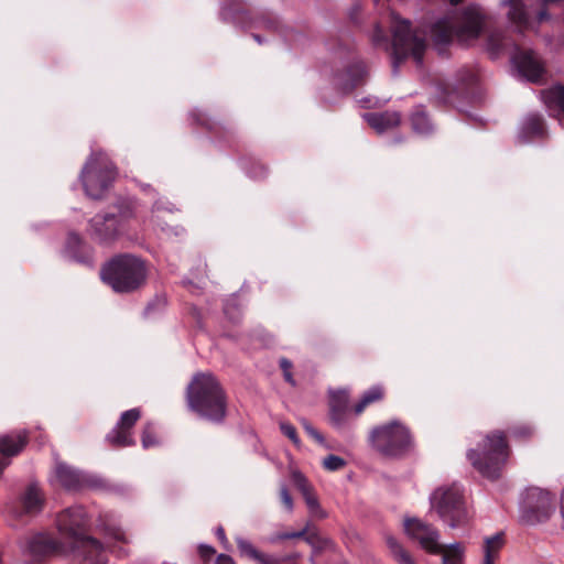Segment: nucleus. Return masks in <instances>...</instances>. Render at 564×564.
<instances>
[{
	"mask_svg": "<svg viewBox=\"0 0 564 564\" xmlns=\"http://www.w3.org/2000/svg\"><path fill=\"white\" fill-rule=\"evenodd\" d=\"M280 498H281V502L283 503L284 508L289 512H292L293 508H294L293 499H292L288 488L284 485L281 486V488H280Z\"/></svg>",
	"mask_w": 564,
	"mask_h": 564,
	"instance_id": "nucleus-45",
	"label": "nucleus"
},
{
	"mask_svg": "<svg viewBox=\"0 0 564 564\" xmlns=\"http://www.w3.org/2000/svg\"><path fill=\"white\" fill-rule=\"evenodd\" d=\"M283 373H284V378H285V380H286L288 382H290L291 384H294V383H295V382H294V380H293V377H292L291 371H284Z\"/></svg>",
	"mask_w": 564,
	"mask_h": 564,
	"instance_id": "nucleus-54",
	"label": "nucleus"
},
{
	"mask_svg": "<svg viewBox=\"0 0 564 564\" xmlns=\"http://www.w3.org/2000/svg\"><path fill=\"white\" fill-rule=\"evenodd\" d=\"M196 120H197L200 124H205V123H206V122H205V120H203V119H200V118H197Z\"/></svg>",
	"mask_w": 564,
	"mask_h": 564,
	"instance_id": "nucleus-58",
	"label": "nucleus"
},
{
	"mask_svg": "<svg viewBox=\"0 0 564 564\" xmlns=\"http://www.w3.org/2000/svg\"><path fill=\"white\" fill-rule=\"evenodd\" d=\"M460 1H462V0H449V2H451L452 4H457V3H458V2H460Z\"/></svg>",
	"mask_w": 564,
	"mask_h": 564,
	"instance_id": "nucleus-57",
	"label": "nucleus"
},
{
	"mask_svg": "<svg viewBox=\"0 0 564 564\" xmlns=\"http://www.w3.org/2000/svg\"><path fill=\"white\" fill-rule=\"evenodd\" d=\"M503 545L505 534L502 532L486 536L482 546L484 558L481 564H495Z\"/></svg>",
	"mask_w": 564,
	"mask_h": 564,
	"instance_id": "nucleus-26",
	"label": "nucleus"
},
{
	"mask_svg": "<svg viewBox=\"0 0 564 564\" xmlns=\"http://www.w3.org/2000/svg\"><path fill=\"white\" fill-rule=\"evenodd\" d=\"M516 436H519V437H524V436H529L531 435L532 433V430L530 426H527V425H523V426H518L513 430L512 432Z\"/></svg>",
	"mask_w": 564,
	"mask_h": 564,
	"instance_id": "nucleus-48",
	"label": "nucleus"
},
{
	"mask_svg": "<svg viewBox=\"0 0 564 564\" xmlns=\"http://www.w3.org/2000/svg\"><path fill=\"white\" fill-rule=\"evenodd\" d=\"M509 456V448L502 432L488 434L482 444L467 454L473 466L485 477L496 479Z\"/></svg>",
	"mask_w": 564,
	"mask_h": 564,
	"instance_id": "nucleus-7",
	"label": "nucleus"
},
{
	"mask_svg": "<svg viewBox=\"0 0 564 564\" xmlns=\"http://www.w3.org/2000/svg\"><path fill=\"white\" fill-rule=\"evenodd\" d=\"M220 17L224 21H232L246 25L248 12L238 0H228V3H224L221 7Z\"/></svg>",
	"mask_w": 564,
	"mask_h": 564,
	"instance_id": "nucleus-28",
	"label": "nucleus"
},
{
	"mask_svg": "<svg viewBox=\"0 0 564 564\" xmlns=\"http://www.w3.org/2000/svg\"><path fill=\"white\" fill-rule=\"evenodd\" d=\"M431 507L451 528L467 523L468 514L463 499V490L456 484L434 490L430 497Z\"/></svg>",
	"mask_w": 564,
	"mask_h": 564,
	"instance_id": "nucleus-10",
	"label": "nucleus"
},
{
	"mask_svg": "<svg viewBox=\"0 0 564 564\" xmlns=\"http://www.w3.org/2000/svg\"><path fill=\"white\" fill-rule=\"evenodd\" d=\"M310 516L315 520L327 518V512L322 508L315 494H311L304 498Z\"/></svg>",
	"mask_w": 564,
	"mask_h": 564,
	"instance_id": "nucleus-32",
	"label": "nucleus"
},
{
	"mask_svg": "<svg viewBox=\"0 0 564 564\" xmlns=\"http://www.w3.org/2000/svg\"><path fill=\"white\" fill-rule=\"evenodd\" d=\"M141 412L138 408L130 409L128 411H124L120 420L118 421L116 427H113L108 434H107V441L118 447H124L130 446L134 444L131 429L137 423V421L140 419Z\"/></svg>",
	"mask_w": 564,
	"mask_h": 564,
	"instance_id": "nucleus-16",
	"label": "nucleus"
},
{
	"mask_svg": "<svg viewBox=\"0 0 564 564\" xmlns=\"http://www.w3.org/2000/svg\"><path fill=\"white\" fill-rule=\"evenodd\" d=\"M364 119L379 133H382L390 128H394L400 123V115L394 111L365 113Z\"/></svg>",
	"mask_w": 564,
	"mask_h": 564,
	"instance_id": "nucleus-25",
	"label": "nucleus"
},
{
	"mask_svg": "<svg viewBox=\"0 0 564 564\" xmlns=\"http://www.w3.org/2000/svg\"><path fill=\"white\" fill-rule=\"evenodd\" d=\"M116 169L105 153H93L80 173V182L85 194L99 199L116 177Z\"/></svg>",
	"mask_w": 564,
	"mask_h": 564,
	"instance_id": "nucleus-9",
	"label": "nucleus"
},
{
	"mask_svg": "<svg viewBox=\"0 0 564 564\" xmlns=\"http://www.w3.org/2000/svg\"><path fill=\"white\" fill-rule=\"evenodd\" d=\"M310 531V522L306 523V525L296 532H282V533H275L270 538L271 543H278L283 540L289 539H301L302 536H305V534Z\"/></svg>",
	"mask_w": 564,
	"mask_h": 564,
	"instance_id": "nucleus-38",
	"label": "nucleus"
},
{
	"mask_svg": "<svg viewBox=\"0 0 564 564\" xmlns=\"http://www.w3.org/2000/svg\"><path fill=\"white\" fill-rule=\"evenodd\" d=\"M542 100L549 112L560 120L564 119V87L554 86L542 93Z\"/></svg>",
	"mask_w": 564,
	"mask_h": 564,
	"instance_id": "nucleus-22",
	"label": "nucleus"
},
{
	"mask_svg": "<svg viewBox=\"0 0 564 564\" xmlns=\"http://www.w3.org/2000/svg\"><path fill=\"white\" fill-rule=\"evenodd\" d=\"M292 480L295 485V487L301 491L303 495V498L307 497L308 495L313 494L312 486L308 484L305 476L300 471H293L292 473Z\"/></svg>",
	"mask_w": 564,
	"mask_h": 564,
	"instance_id": "nucleus-36",
	"label": "nucleus"
},
{
	"mask_svg": "<svg viewBox=\"0 0 564 564\" xmlns=\"http://www.w3.org/2000/svg\"><path fill=\"white\" fill-rule=\"evenodd\" d=\"M368 70L364 62L354 61L337 77V84L344 91H350L354 88L365 84Z\"/></svg>",
	"mask_w": 564,
	"mask_h": 564,
	"instance_id": "nucleus-18",
	"label": "nucleus"
},
{
	"mask_svg": "<svg viewBox=\"0 0 564 564\" xmlns=\"http://www.w3.org/2000/svg\"><path fill=\"white\" fill-rule=\"evenodd\" d=\"M241 556L254 561L257 564H282L283 558L274 557L257 550L251 542L243 538L236 539Z\"/></svg>",
	"mask_w": 564,
	"mask_h": 564,
	"instance_id": "nucleus-23",
	"label": "nucleus"
},
{
	"mask_svg": "<svg viewBox=\"0 0 564 564\" xmlns=\"http://www.w3.org/2000/svg\"><path fill=\"white\" fill-rule=\"evenodd\" d=\"M173 210H174V208L171 203L156 200L152 207L151 223L160 226L163 231L170 230L171 228H165L164 226L161 225L159 213H161V212L172 213Z\"/></svg>",
	"mask_w": 564,
	"mask_h": 564,
	"instance_id": "nucleus-33",
	"label": "nucleus"
},
{
	"mask_svg": "<svg viewBox=\"0 0 564 564\" xmlns=\"http://www.w3.org/2000/svg\"><path fill=\"white\" fill-rule=\"evenodd\" d=\"M249 25L253 28L274 29L278 25V20L275 17L264 13L256 20L250 21Z\"/></svg>",
	"mask_w": 564,
	"mask_h": 564,
	"instance_id": "nucleus-40",
	"label": "nucleus"
},
{
	"mask_svg": "<svg viewBox=\"0 0 564 564\" xmlns=\"http://www.w3.org/2000/svg\"><path fill=\"white\" fill-rule=\"evenodd\" d=\"M143 261L131 254H121L111 259L100 271L101 280L115 292H132L145 280Z\"/></svg>",
	"mask_w": 564,
	"mask_h": 564,
	"instance_id": "nucleus-6",
	"label": "nucleus"
},
{
	"mask_svg": "<svg viewBox=\"0 0 564 564\" xmlns=\"http://www.w3.org/2000/svg\"><path fill=\"white\" fill-rule=\"evenodd\" d=\"M383 395V390L379 386L370 388L364 393L360 401L355 405L354 411L357 415L364 412V410L371 403L380 400Z\"/></svg>",
	"mask_w": 564,
	"mask_h": 564,
	"instance_id": "nucleus-31",
	"label": "nucleus"
},
{
	"mask_svg": "<svg viewBox=\"0 0 564 564\" xmlns=\"http://www.w3.org/2000/svg\"><path fill=\"white\" fill-rule=\"evenodd\" d=\"M198 552L204 561H209L215 554V550L208 545H200Z\"/></svg>",
	"mask_w": 564,
	"mask_h": 564,
	"instance_id": "nucleus-46",
	"label": "nucleus"
},
{
	"mask_svg": "<svg viewBox=\"0 0 564 564\" xmlns=\"http://www.w3.org/2000/svg\"><path fill=\"white\" fill-rule=\"evenodd\" d=\"M546 131L543 118L540 115H528L521 122L518 133L520 143H529L544 138Z\"/></svg>",
	"mask_w": 564,
	"mask_h": 564,
	"instance_id": "nucleus-21",
	"label": "nucleus"
},
{
	"mask_svg": "<svg viewBox=\"0 0 564 564\" xmlns=\"http://www.w3.org/2000/svg\"><path fill=\"white\" fill-rule=\"evenodd\" d=\"M26 443V435L23 432L0 436V475L10 464V458L19 454Z\"/></svg>",
	"mask_w": 564,
	"mask_h": 564,
	"instance_id": "nucleus-20",
	"label": "nucleus"
},
{
	"mask_svg": "<svg viewBox=\"0 0 564 564\" xmlns=\"http://www.w3.org/2000/svg\"><path fill=\"white\" fill-rule=\"evenodd\" d=\"M348 392L346 390H337L330 392L329 406L348 409Z\"/></svg>",
	"mask_w": 564,
	"mask_h": 564,
	"instance_id": "nucleus-39",
	"label": "nucleus"
},
{
	"mask_svg": "<svg viewBox=\"0 0 564 564\" xmlns=\"http://www.w3.org/2000/svg\"><path fill=\"white\" fill-rule=\"evenodd\" d=\"M118 224L115 214L96 215L90 220V235L99 242H108L117 236Z\"/></svg>",
	"mask_w": 564,
	"mask_h": 564,
	"instance_id": "nucleus-17",
	"label": "nucleus"
},
{
	"mask_svg": "<svg viewBox=\"0 0 564 564\" xmlns=\"http://www.w3.org/2000/svg\"><path fill=\"white\" fill-rule=\"evenodd\" d=\"M334 549H335V545H334V546H330V545H323V543H321V542H319V543L317 544V547H313V555H312V557H311V562H312L313 564H316V562H315V556H316L319 552H322V551H324V550H330V551H333Z\"/></svg>",
	"mask_w": 564,
	"mask_h": 564,
	"instance_id": "nucleus-49",
	"label": "nucleus"
},
{
	"mask_svg": "<svg viewBox=\"0 0 564 564\" xmlns=\"http://www.w3.org/2000/svg\"><path fill=\"white\" fill-rule=\"evenodd\" d=\"M158 444V441L154 436V429L151 423H148L144 426L143 434H142V446L143 448H150L152 446H155Z\"/></svg>",
	"mask_w": 564,
	"mask_h": 564,
	"instance_id": "nucleus-43",
	"label": "nucleus"
},
{
	"mask_svg": "<svg viewBox=\"0 0 564 564\" xmlns=\"http://www.w3.org/2000/svg\"><path fill=\"white\" fill-rule=\"evenodd\" d=\"M21 549L24 555L36 561H42L46 557L65 552L62 543L44 533H36L26 538L21 544Z\"/></svg>",
	"mask_w": 564,
	"mask_h": 564,
	"instance_id": "nucleus-15",
	"label": "nucleus"
},
{
	"mask_svg": "<svg viewBox=\"0 0 564 564\" xmlns=\"http://www.w3.org/2000/svg\"><path fill=\"white\" fill-rule=\"evenodd\" d=\"M387 19L392 30V42L390 43L381 22L376 24L371 42L376 47L391 52L393 74H397L399 65L409 56H412L419 66L422 65L426 48L425 37L413 32L410 22L400 19L394 12H390Z\"/></svg>",
	"mask_w": 564,
	"mask_h": 564,
	"instance_id": "nucleus-1",
	"label": "nucleus"
},
{
	"mask_svg": "<svg viewBox=\"0 0 564 564\" xmlns=\"http://www.w3.org/2000/svg\"><path fill=\"white\" fill-rule=\"evenodd\" d=\"M301 539H304V541L312 547H317L319 542L323 543V545L334 546V542L330 539L322 538L316 532H311V530Z\"/></svg>",
	"mask_w": 564,
	"mask_h": 564,
	"instance_id": "nucleus-42",
	"label": "nucleus"
},
{
	"mask_svg": "<svg viewBox=\"0 0 564 564\" xmlns=\"http://www.w3.org/2000/svg\"><path fill=\"white\" fill-rule=\"evenodd\" d=\"M106 536L108 539L109 546H115V543L127 544L129 542L126 533L120 528L116 527H108L106 530Z\"/></svg>",
	"mask_w": 564,
	"mask_h": 564,
	"instance_id": "nucleus-35",
	"label": "nucleus"
},
{
	"mask_svg": "<svg viewBox=\"0 0 564 564\" xmlns=\"http://www.w3.org/2000/svg\"><path fill=\"white\" fill-rule=\"evenodd\" d=\"M135 212H137V200L124 199L118 204V215H116V216H117V219L118 218L128 219V218L133 217L135 215Z\"/></svg>",
	"mask_w": 564,
	"mask_h": 564,
	"instance_id": "nucleus-34",
	"label": "nucleus"
},
{
	"mask_svg": "<svg viewBox=\"0 0 564 564\" xmlns=\"http://www.w3.org/2000/svg\"><path fill=\"white\" fill-rule=\"evenodd\" d=\"M405 533L416 541L423 550L431 554H438L441 551L440 533L429 523L412 518L404 521Z\"/></svg>",
	"mask_w": 564,
	"mask_h": 564,
	"instance_id": "nucleus-14",
	"label": "nucleus"
},
{
	"mask_svg": "<svg viewBox=\"0 0 564 564\" xmlns=\"http://www.w3.org/2000/svg\"><path fill=\"white\" fill-rule=\"evenodd\" d=\"M369 440L378 452L387 456L400 455L411 445V434L399 421H391L372 429Z\"/></svg>",
	"mask_w": 564,
	"mask_h": 564,
	"instance_id": "nucleus-11",
	"label": "nucleus"
},
{
	"mask_svg": "<svg viewBox=\"0 0 564 564\" xmlns=\"http://www.w3.org/2000/svg\"><path fill=\"white\" fill-rule=\"evenodd\" d=\"M487 50L494 58L509 54L519 75L527 80H542L545 70L540 56L530 48L519 47L505 32L492 31L487 39Z\"/></svg>",
	"mask_w": 564,
	"mask_h": 564,
	"instance_id": "nucleus-5",
	"label": "nucleus"
},
{
	"mask_svg": "<svg viewBox=\"0 0 564 564\" xmlns=\"http://www.w3.org/2000/svg\"><path fill=\"white\" fill-rule=\"evenodd\" d=\"M44 501L42 489L36 484H30L20 496L17 514H36L42 510Z\"/></svg>",
	"mask_w": 564,
	"mask_h": 564,
	"instance_id": "nucleus-19",
	"label": "nucleus"
},
{
	"mask_svg": "<svg viewBox=\"0 0 564 564\" xmlns=\"http://www.w3.org/2000/svg\"><path fill=\"white\" fill-rule=\"evenodd\" d=\"M466 547L463 543L441 544L442 564H465Z\"/></svg>",
	"mask_w": 564,
	"mask_h": 564,
	"instance_id": "nucleus-27",
	"label": "nucleus"
},
{
	"mask_svg": "<svg viewBox=\"0 0 564 564\" xmlns=\"http://www.w3.org/2000/svg\"><path fill=\"white\" fill-rule=\"evenodd\" d=\"M489 17L479 6H468L459 17H446L432 28V36L437 44H446L457 39L467 42L477 39L487 28Z\"/></svg>",
	"mask_w": 564,
	"mask_h": 564,
	"instance_id": "nucleus-3",
	"label": "nucleus"
},
{
	"mask_svg": "<svg viewBox=\"0 0 564 564\" xmlns=\"http://www.w3.org/2000/svg\"><path fill=\"white\" fill-rule=\"evenodd\" d=\"M373 1H375V3H376L377 6H378V4H379V2H380V0H373Z\"/></svg>",
	"mask_w": 564,
	"mask_h": 564,
	"instance_id": "nucleus-59",
	"label": "nucleus"
},
{
	"mask_svg": "<svg viewBox=\"0 0 564 564\" xmlns=\"http://www.w3.org/2000/svg\"><path fill=\"white\" fill-rule=\"evenodd\" d=\"M386 544L391 556L398 564H415L411 554L391 535L386 536Z\"/></svg>",
	"mask_w": 564,
	"mask_h": 564,
	"instance_id": "nucleus-29",
	"label": "nucleus"
},
{
	"mask_svg": "<svg viewBox=\"0 0 564 564\" xmlns=\"http://www.w3.org/2000/svg\"><path fill=\"white\" fill-rule=\"evenodd\" d=\"M189 408L199 416L220 422L226 415V398L216 378L210 373L196 375L187 388Z\"/></svg>",
	"mask_w": 564,
	"mask_h": 564,
	"instance_id": "nucleus-4",
	"label": "nucleus"
},
{
	"mask_svg": "<svg viewBox=\"0 0 564 564\" xmlns=\"http://www.w3.org/2000/svg\"><path fill=\"white\" fill-rule=\"evenodd\" d=\"M346 465L344 458L336 455H328L323 459V467L327 470L335 471L341 469Z\"/></svg>",
	"mask_w": 564,
	"mask_h": 564,
	"instance_id": "nucleus-41",
	"label": "nucleus"
},
{
	"mask_svg": "<svg viewBox=\"0 0 564 564\" xmlns=\"http://www.w3.org/2000/svg\"><path fill=\"white\" fill-rule=\"evenodd\" d=\"M348 409L329 406L330 422L336 427H343L347 422Z\"/></svg>",
	"mask_w": 564,
	"mask_h": 564,
	"instance_id": "nucleus-37",
	"label": "nucleus"
},
{
	"mask_svg": "<svg viewBox=\"0 0 564 564\" xmlns=\"http://www.w3.org/2000/svg\"><path fill=\"white\" fill-rule=\"evenodd\" d=\"M66 253L77 262L90 264L91 252L89 248L84 245L82 238L76 234H69L66 241Z\"/></svg>",
	"mask_w": 564,
	"mask_h": 564,
	"instance_id": "nucleus-24",
	"label": "nucleus"
},
{
	"mask_svg": "<svg viewBox=\"0 0 564 564\" xmlns=\"http://www.w3.org/2000/svg\"><path fill=\"white\" fill-rule=\"evenodd\" d=\"M527 0H502L501 7L506 9V15L509 22L522 33L525 31H536L539 25L550 20V11L554 8H561L564 0H536L539 8L531 12L527 6Z\"/></svg>",
	"mask_w": 564,
	"mask_h": 564,
	"instance_id": "nucleus-8",
	"label": "nucleus"
},
{
	"mask_svg": "<svg viewBox=\"0 0 564 564\" xmlns=\"http://www.w3.org/2000/svg\"><path fill=\"white\" fill-rule=\"evenodd\" d=\"M50 481L66 490L99 488L102 482L98 477L85 474L63 462H56Z\"/></svg>",
	"mask_w": 564,
	"mask_h": 564,
	"instance_id": "nucleus-13",
	"label": "nucleus"
},
{
	"mask_svg": "<svg viewBox=\"0 0 564 564\" xmlns=\"http://www.w3.org/2000/svg\"><path fill=\"white\" fill-rule=\"evenodd\" d=\"M252 36H253V39H254L259 44H261V43H262V39H261V36H260L259 34H253Z\"/></svg>",
	"mask_w": 564,
	"mask_h": 564,
	"instance_id": "nucleus-55",
	"label": "nucleus"
},
{
	"mask_svg": "<svg viewBox=\"0 0 564 564\" xmlns=\"http://www.w3.org/2000/svg\"><path fill=\"white\" fill-rule=\"evenodd\" d=\"M280 367L282 368L283 372L284 371H290L291 367H292V364L290 360L285 359V358H282L280 360Z\"/></svg>",
	"mask_w": 564,
	"mask_h": 564,
	"instance_id": "nucleus-52",
	"label": "nucleus"
},
{
	"mask_svg": "<svg viewBox=\"0 0 564 564\" xmlns=\"http://www.w3.org/2000/svg\"><path fill=\"white\" fill-rule=\"evenodd\" d=\"M265 174V170L263 166H259L257 171L251 172L252 177H261Z\"/></svg>",
	"mask_w": 564,
	"mask_h": 564,
	"instance_id": "nucleus-53",
	"label": "nucleus"
},
{
	"mask_svg": "<svg viewBox=\"0 0 564 564\" xmlns=\"http://www.w3.org/2000/svg\"><path fill=\"white\" fill-rule=\"evenodd\" d=\"M87 523V514L80 506L63 510L56 519L59 533L70 540L72 549L82 564H105L106 553L102 545L96 539L84 534Z\"/></svg>",
	"mask_w": 564,
	"mask_h": 564,
	"instance_id": "nucleus-2",
	"label": "nucleus"
},
{
	"mask_svg": "<svg viewBox=\"0 0 564 564\" xmlns=\"http://www.w3.org/2000/svg\"><path fill=\"white\" fill-rule=\"evenodd\" d=\"M304 427H305V431L307 432V434L310 436H312L313 438H315L319 443L324 442L323 436L313 426H311L310 424L305 423Z\"/></svg>",
	"mask_w": 564,
	"mask_h": 564,
	"instance_id": "nucleus-47",
	"label": "nucleus"
},
{
	"mask_svg": "<svg viewBox=\"0 0 564 564\" xmlns=\"http://www.w3.org/2000/svg\"><path fill=\"white\" fill-rule=\"evenodd\" d=\"M216 564H235V562H234V560L230 556L225 555V554H220L217 557Z\"/></svg>",
	"mask_w": 564,
	"mask_h": 564,
	"instance_id": "nucleus-50",
	"label": "nucleus"
},
{
	"mask_svg": "<svg viewBox=\"0 0 564 564\" xmlns=\"http://www.w3.org/2000/svg\"><path fill=\"white\" fill-rule=\"evenodd\" d=\"M216 535L218 536V539L220 540V542L226 545L228 543V540L226 538V534H225V530L223 527H218L216 529Z\"/></svg>",
	"mask_w": 564,
	"mask_h": 564,
	"instance_id": "nucleus-51",
	"label": "nucleus"
},
{
	"mask_svg": "<svg viewBox=\"0 0 564 564\" xmlns=\"http://www.w3.org/2000/svg\"><path fill=\"white\" fill-rule=\"evenodd\" d=\"M412 128L419 134H429L433 131V124L422 108H417L411 118Z\"/></svg>",
	"mask_w": 564,
	"mask_h": 564,
	"instance_id": "nucleus-30",
	"label": "nucleus"
},
{
	"mask_svg": "<svg viewBox=\"0 0 564 564\" xmlns=\"http://www.w3.org/2000/svg\"><path fill=\"white\" fill-rule=\"evenodd\" d=\"M152 306H153L152 304H149V305L147 306V308H145V314H147V315H148V314H150V312H151V310H152Z\"/></svg>",
	"mask_w": 564,
	"mask_h": 564,
	"instance_id": "nucleus-56",
	"label": "nucleus"
},
{
	"mask_svg": "<svg viewBox=\"0 0 564 564\" xmlns=\"http://www.w3.org/2000/svg\"><path fill=\"white\" fill-rule=\"evenodd\" d=\"M280 429L282 433L288 436L295 445L300 444L295 427L290 423H281Z\"/></svg>",
	"mask_w": 564,
	"mask_h": 564,
	"instance_id": "nucleus-44",
	"label": "nucleus"
},
{
	"mask_svg": "<svg viewBox=\"0 0 564 564\" xmlns=\"http://www.w3.org/2000/svg\"><path fill=\"white\" fill-rule=\"evenodd\" d=\"M555 510V497L547 490L541 488H530L527 491L522 520L529 524H534L547 520Z\"/></svg>",
	"mask_w": 564,
	"mask_h": 564,
	"instance_id": "nucleus-12",
	"label": "nucleus"
}]
</instances>
